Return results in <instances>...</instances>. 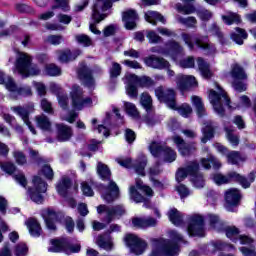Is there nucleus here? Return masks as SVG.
I'll use <instances>...</instances> for the list:
<instances>
[{
	"label": "nucleus",
	"mask_w": 256,
	"mask_h": 256,
	"mask_svg": "<svg viewBox=\"0 0 256 256\" xmlns=\"http://www.w3.org/2000/svg\"><path fill=\"white\" fill-rule=\"evenodd\" d=\"M97 174L102 181H110L106 187V192L102 195L104 201H106V203H113L116 199H119V186L115 181L111 180V169H109V166L98 162Z\"/></svg>",
	"instance_id": "obj_1"
},
{
	"label": "nucleus",
	"mask_w": 256,
	"mask_h": 256,
	"mask_svg": "<svg viewBox=\"0 0 256 256\" xmlns=\"http://www.w3.org/2000/svg\"><path fill=\"white\" fill-rule=\"evenodd\" d=\"M217 89L220 92H217L213 89L209 91V99L215 113H217V115L223 119L227 116V113L221 99H224L225 105L228 107V109H232L231 98H229V95L226 94L225 90H223L219 84H217Z\"/></svg>",
	"instance_id": "obj_2"
},
{
	"label": "nucleus",
	"mask_w": 256,
	"mask_h": 256,
	"mask_svg": "<svg viewBox=\"0 0 256 256\" xmlns=\"http://www.w3.org/2000/svg\"><path fill=\"white\" fill-rule=\"evenodd\" d=\"M51 245L52 246L48 248L50 253H65L66 255H71L81 252V243L73 244L69 237L54 238L51 240Z\"/></svg>",
	"instance_id": "obj_3"
},
{
	"label": "nucleus",
	"mask_w": 256,
	"mask_h": 256,
	"mask_svg": "<svg viewBox=\"0 0 256 256\" xmlns=\"http://www.w3.org/2000/svg\"><path fill=\"white\" fill-rule=\"evenodd\" d=\"M32 183L33 186L29 187L27 191L28 197L33 201V203L43 205L45 201L43 193H47V187H49V185L40 176H33Z\"/></svg>",
	"instance_id": "obj_4"
},
{
	"label": "nucleus",
	"mask_w": 256,
	"mask_h": 256,
	"mask_svg": "<svg viewBox=\"0 0 256 256\" xmlns=\"http://www.w3.org/2000/svg\"><path fill=\"white\" fill-rule=\"evenodd\" d=\"M170 237L172 240H168L162 245L161 251L165 256H175L179 251V243H187L183 235L179 234L177 230H171Z\"/></svg>",
	"instance_id": "obj_5"
},
{
	"label": "nucleus",
	"mask_w": 256,
	"mask_h": 256,
	"mask_svg": "<svg viewBox=\"0 0 256 256\" xmlns=\"http://www.w3.org/2000/svg\"><path fill=\"white\" fill-rule=\"evenodd\" d=\"M187 233L189 237H205V218L199 214L191 216L188 220Z\"/></svg>",
	"instance_id": "obj_6"
},
{
	"label": "nucleus",
	"mask_w": 256,
	"mask_h": 256,
	"mask_svg": "<svg viewBox=\"0 0 256 256\" xmlns=\"http://www.w3.org/2000/svg\"><path fill=\"white\" fill-rule=\"evenodd\" d=\"M155 95L161 103L166 104L168 109H175L177 105V92L173 88L163 89V86H160L155 89Z\"/></svg>",
	"instance_id": "obj_7"
},
{
	"label": "nucleus",
	"mask_w": 256,
	"mask_h": 256,
	"mask_svg": "<svg viewBox=\"0 0 256 256\" xmlns=\"http://www.w3.org/2000/svg\"><path fill=\"white\" fill-rule=\"evenodd\" d=\"M124 243L134 255H143L147 249V242L135 234L128 233L124 237Z\"/></svg>",
	"instance_id": "obj_8"
},
{
	"label": "nucleus",
	"mask_w": 256,
	"mask_h": 256,
	"mask_svg": "<svg viewBox=\"0 0 256 256\" xmlns=\"http://www.w3.org/2000/svg\"><path fill=\"white\" fill-rule=\"evenodd\" d=\"M182 39L185 45H187V47L190 49V51H193V49H195V45L196 47H198V49H203V51H209V49H211V44L205 42V39H207V37L191 35L189 33H182Z\"/></svg>",
	"instance_id": "obj_9"
},
{
	"label": "nucleus",
	"mask_w": 256,
	"mask_h": 256,
	"mask_svg": "<svg viewBox=\"0 0 256 256\" xmlns=\"http://www.w3.org/2000/svg\"><path fill=\"white\" fill-rule=\"evenodd\" d=\"M228 183H237L242 187V189H249L251 183H255L256 175L252 171L248 174V178L244 175L237 173L236 171H231L226 174Z\"/></svg>",
	"instance_id": "obj_10"
},
{
	"label": "nucleus",
	"mask_w": 256,
	"mask_h": 256,
	"mask_svg": "<svg viewBox=\"0 0 256 256\" xmlns=\"http://www.w3.org/2000/svg\"><path fill=\"white\" fill-rule=\"evenodd\" d=\"M33 63V58L28 56L27 53L20 52L18 58L16 59L15 67L22 77H30L31 65Z\"/></svg>",
	"instance_id": "obj_11"
},
{
	"label": "nucleus",
	"mask_w": 256,
	"mask_h": 256,
	"mask_svg": "<svg viewBox=\"0 0 256 256\" xmlns=\"http://www.w3.org/2000/svg\"><path fill=\"white\" fill-rule=\"evenodd\" d=\"M72 107L73 109H77V111H81L85 105H91L93 103V99L91 97L83 98V90L79 88V86L75 87L70 93Z\"/></svg>",
	"instance_id": "obj_12"
},
{
	"label": "nucleus",
	"mask_w": 256,
	"mask_h": 256,
	"mask_svg": "<svg viewBox=\"0 0 256 256\" xmlns=\"http://www.w3.org/2000/svg\"><path fill=\"white\" fill-rule=\"evenodd\" d=\"M77 77L79 81H82L84 87L93 89L95 87V77H93V70L86 64L81 65L77 71Z\"/></svg>",
	"instance_id": "obj_13"
},
{
	"label": "nucleus",
	"mask_w": 256,
	"mask_h": 256,
	"mask_svg": "<svg viewBox=\"0 0 256 256\" xmlns=\"http://www.w3.org/2000/svg\"><path fill=\"white\" fill-rule=\"evenodd\" d=\"M41 215L44 219L46 228L49 231H57V225L55 224L56 221H59V214L57 211L53 210L52 208H46L42 210Z\"/></svg>",
	"instance_id": "obj_14"
},
{
	"label": "nucleus",
	"mask_w": 256,
	"mask_h": 256,
	"mask_svg": "<svg viewBox=\"0 0 256 256\" xmlns=\"http://www.w3.org/2000/svg\"><path fill=\"white\" fill-rule=\"evenodd\" d=\"M144 63L147 67H151L152 69L163 70L169 69V67H171V64L165 58L153 54L145 57Z\"/></svg>",
	"instance_id": "obj_15"
},
{
	"label": "nucleus",
	"mask_w": 256,
	"mask_h": 256,
	"mask_svg": "<svg viewBox=\"0 0 256 256\" xmlns=\"http://www.w3.org/2000/svg\"><path fill=\"white\" fill-rule=\"evenodd\" d=\"M73 137V128L64 123L56 124V139L59 143H67Z\"/></svg>",
	"instance_id": "obj_16"
},
{
	"label": "nucleus",
	"mask_w": 256,
	"mask_h": 256,
	"mask_svg": "<svg viewBox=\"0 0 256 256\" xmlns=\"http://www.w3.org/2000/svg\"><path fill=\"white\" fill-rule=\"evenodd\" d=\"M241 190L231 188L225 192L224 199L228 207H237L241 203Z\"/></svg>",
	"instance_id": "obj_17"
},
{
	"label": "nucleus",
	"mask_w": 256,
	"mask_h": 256,
	"mask_svg": "<svg viewBox=\"0 0 256 256\" xmlns=\"http://www.w3.org/2000/svg\"><path fill=\"white\" fill-rule=\"evenodd\" d=\"M177 85L180 91H187L192 87H197L198 83L195 76H181L178 78Z\"/></svg>",
	"instance_id": "obj_18"
},
{
	"label": "nucleus",
	"mask_w": 256,
	"mask_h": 256,
	"mask_svg": "<svg viewBox=\"0 0 256 256\" xmlns=\"http://www.w3.org/2000/svg\"><path fill=\"white\" fill-rule=\"evenodd\" d=\"M196 61L200 75H202L204 79H211V77H213V72L211 71V64L205 61L203 57H198Z\"/></svg>",
	"instance_id": "obj_19"
},
{
	"label": "nucleus",
	"mask_w": 256,
	"mask_h": 256,
	"mask_svg": "<svg viewBox=\"0 0 256 256\" xmlns=\"http://www.w3.org/2000/svg\"><path fill=\"white\" fill-rule=\"evenodd\" d=\"M71 187H73V181L71 178L63 177L62 180L56 185V191L61 197H67Z\"/></svg>",
	"instance_id": "obj_20"
},
{
	"label": "nucleus",
	"mask_w": 256,
	"mask_h": 256,
	"mask_svg": "<svg viewBox=\"0 0 256 256\" xmlns=\"http://www.w3.org/2000/svg\"><path fill=\"white\" fill-rule=\"evenodd\" d=\"M234 31L230 33V39L236 43V45H243L245 43V39H248L249 34L247 33V30L236 27L234 28Z\"/></svg>",
	"instance_id": "obj_21"
},
{
	"label": "nucleus",
	"mask_w": 256,
	"mask_h": 256,
	"mask_svg": "<svg viewBox=\"0 0 256 256\" xmlns=\"http://www.w3.org/2000/svg\"><path fill=\"white\" fill-rule=\"evenodd\" d=\"M79 55H81V50L71 51L70 49H66L60 51L58 59L60 63H71L72 61H75Z\"/></svg>",
	"instance_id": "obj_22"
},
{
	"label": "nucleus",
	"mask_w": 256,
	"mask_h": 256,
	"mask_svg": "<svg viewBox=\"0 0 256 256\" xmlns=\"http://www.w3.org/2000/svg\"><path fill=\"white\" fill-rule=\"evenodd\" d=\"M166 53L175 60L177 57H180V55H183V46H181L179 42L172 40L168 43Z\"/></svg>",
	"instance_id": "obj_23"
},
{
	"label": "nucleus",
	"mask_w": 256,
	"mask_h": 256,
	"mask_svg": "<svg viewBox=\"0 0 256 256\" xmlns=\"http://www.w3.org/2000/svg\"><path fill=\"white\" fill-rule=\"evenodd\" d=\"M28 231L32 237H41L43 229L37 218H29L26 222Z\"/></svg>",
	"instance_id": "obj_24"
},
{
	"label": "nucleus",
	"mask_w": 256,
	"mask_h": 256,
	"mask_svg": "<svg viewBox=\"0 0 256 256\" xmlns=\"http://www.w3.org/2000/svg\"><path fill=\"white\" fill-rule=\"evenodd\" d=\"M130 195L135 203H143V207L146 209H151V200L145 196H142L135 186L130 187Z\"/></svg>",
	"instance_id": "obj_25"
},
{
	"label": "nucleus",
	"mask_w": 256,
	"mask_h": 256,
	"mask_svg": "<svg viewBox=\"0 0 256 256\" xmlns=\"http://www.w3.org/2000/svg\"><path fill=\"white\" fill-rule=\"evenodd\" d=\"M134 78V83H137L138 87L142 89H149L155 85V80L149 76H138L135 74L131 75Z\"/></svg>",
	"instance_id": "obj_26"
},
{
	"label": "nucleus",
	"mask_w": 256,
	"mask_h": 256,
	"mask_svg": "<svg viewBox=\"0 0 256 256\" xmlns=\"http://www.w3.org/2000/svg\"><path fill=\"white\" fill-rule=\"evenodd\" d=\"M184 2V5L178 4L177 10L179 13H183V15H193V13H197V8L193 3H195V0H182Z\"/></svg>",
	"instance_id": "obj_27"
},
{
	"label": "nucleus",
	"mask_w": 256,
	"mask_h": 256,
	"mask_svg": "<svg viewBox=\"0 0 256 256\" xmlns=\"http://www.w3.org/2000/svg\"><path fill=\"white\" fill-rule=\"evenodd\" d=\"M221 19L223 21L224 25H241L243 23V20L241 19V15L235 13V12H228L227 15H222Z\"/></svg>",
	"instance_id": "obj_28"
},
{
	"label": "nucleus",
	"mask_w": 256,
	"mask_h": 256,
	"mask_svg": "<svg viewBox=\"0 0 256 256\" xmlns=\"http://www.w3.org/2000/svg\"><path fill=\"white\" fill-rule=\"evenodd\" d=\"M14 111L15 113H17V115L21 117L24 123L29 127L30 131L35 134L36 133L35 127H33V125L31 124V121L29 120V110L21 106H17V107H14Z\"/></svg>",
	"instance_id": "obj_29"
},
{
	"label": "nucleus",
	"mask_w": 256,
	"mask_h": 256,
	"mask_svg": "<svg viewBox=\"0 0 256 256\" xmlns=\"http://www.w3.org/2000/svg\"><path fill=\"white\" fill-rule=\"evenodd\" d=\"M139 85L135 82L133 76H130L126 87V93L131 99H137L139 97Z\"/></svg>",
	"instance_id": "obj_30"
},
{
	"label": "nucleus",
	"mask_w": 256,
	"mask_h": 256,
	"mask_svg": "<svg viewBox=\"0 0 256 256\" xmlns=\"http://www.w3.org/2000/svg\"><path fill=\"white\" fill-rule=\"evenodd\" d=\"M168 217L169 221H171V223L176 227H179L184 223L183 214H181L177 208L170 209L168 212Z\"/></svg>",
	"instance_id": "obj_31"
},
{
	"label": "nucleus",
	"mask_w": 256,
	"mask_h": 256,
	"mask_svg": "<svg viewBox=\"0 0 256 256\" xmlns=\"http://www.w3.org/2000/svg\"><path fill=\"white\" fill-rule=\"evenodd\" d=\"M103 213H106L107 225H111V223H113L114 217L116 216L115 213L113 212L112 208H109L105 204H100L99 206H97V214L103 215Z\"/></svg>",
	"instance_id": "obj_32"
},
{
	"label": "nucleus",
	"mask_w": 256,
	"mask_h": 256,
	"mask_svg": "<svg viewBox=\"0 0 256 256\" xmlns=\"http://www.w3.org/2000/svg\"><path fill=\"white\" fill-rule=\"evenodd\" d=\"M202 134L201 143L205 145V143L215 138V126L207 124L202 128Z\"/></svg>",
	"instance_id": "obj_33"
},
{
	"label": "nucleus",
	"mask_w": 256,
	"mask_h": 256,
	"mask_svg": "<svg viewBox=\"0 0 256 256\" xmlns=\"http://www.w3.org/2000/svg\"><path fill=\"white\" fill-rule=\"evenodd\" d=\"M230 75L233 79H237L238 81H243L247 79V74L245 73V70L239 64H234L232 66Z\"/></svg>",
	"instance_id": "obj_34"
},
{
	"label": "nucleus",
	"mask_w": 256,
	"mask_h": 256,
	"mask_svg": "<svg viewBox=\"0 0 256 256\" xmlns=\"http://www.w3.org/2000/svg\"><path fill=\"white\" fill-rule=\"evenodd\" d=\"M145 19L148 23H151V25H157V21L160 23H165L166 21L161 13L155 11H150L148 14L146 13Z\"/></svg>",
	"instance_id": "obj_35"
},
{
	"label": "nucleus",
	"mask_w": 256,
	"mask_h": 256,
	"mask_svg": "<svg viewBox=\"0 0 256 256\" xmlns=\"http://www.w3.org/2000/svg\"><path fill=\"white\" fill-rule=\"evenodd\" d=\"M165 147L159 142L153 141L149 146V151L155 159H159L160 157H163V151H165Z\"/></svg>",
	"instance_id": "obj_36"
},
{
	"label": "nucleus",
	"mask_w": 256,
	"mask_h": 256,
	"mask_svg": "<svg viewBox=\"0 0 256 256\" xmlns=\"http://www.w3.org/2000/svg\"><path fill=\"white\" fill-rule=\"evenodd\" d=\"M178 151L180 155H182V157H191V155H193V153L197 151V147L193 142H186L183 146H180V149H178Z\"/></svg>",
	"instance_id": "obj_37"
},
{
	"label": "nucleus",
	"mask_w": 256,
	"mask_h": 256,
	"mask_svg": "<svg viewBox=\"0 0 256 256\" xmlns=\"http://www.w3.org/2000/svg\"><path fill=\"white\" fill-rule=\"evenodd\" d=\"M140 103L147 113L153 111V98L147 92L141 94Z\"/></svg>",
	"instance_id": "obj_38"
},
{
	"label": "nucleus",
	"mask_w": 256,
	"mask_h": 256,
	"mask_svg": "<svg viewBox=\"0 0 256 256\" xmlns=\"http://www.w3.org/2000/svg\"><path fill=\"white\" fill-rule=\"evenodd\" d=\"M111 7H113L112 0H96L92 9L96 11H102L103 13H105V11H109Z\"/></svg>",
	"instance_id": "obj_39"
},
{
	"label": "nucleus",
	"mask_w": 256,
	"mask_h": 256,
	"mask_svg": "<svg viewBox=\"0 0 256 256\" xmlns=\"http://www.w3.org/2000/svg\"><path fill=\"white\" fill-rule=\"evenodd\" d=\"M172 111H177L179 113V115H181L182 117H185V119H187V117H189V115H191V113H193V108H191V106L187 103H183L180 106H177V104L175 105V108H172Z\"/></svg>",
	"instance_id": "obj_40"
},
{
	"label": "nucleus",
	"mask_w": 256,
	"mask_h": 256,
	"mask_svg": "<svg viewBox=\"0 0 256 256\" xmlns=\"http://www.w3.org/2000/svg\"><path fill=\"white\" fill-rule=\"evenodd\" d=\"M224 232L226 233V237L233 243H237V241H239V238H235L237 235H239V233H241L239 228L235 226H227L224 228Z\"/></svg>",
	"instance_id": "obj_41"
},
{
	"label": "nucleus",
	"mask_w": 256,
	"mask_h": 256,
	"mask_svg": "<svg viewBox=\"0 0 256 256\" xmlns=\"http://www.w3.org/2000/svg\"><path fill=\"white\" fill-rule=\"evenodd\" d=\"M163 159L165 163H173L177 159V152L169 146H165L162 152Z\"/></svg>",
	"instance_id": "obj_42"
},
{
	"label": "nucleus",
	"mask_w": 256,
	"mask_h": 256,
	"mask_svg": "<svg viewBox=\"0 0 256 256\" xmlns=\"http://www.w3.org/2000/svg\"><path fill=\"white\" fill-rule=\"evenodd\" d=\"M201 169V166L199 165V162L197 160L190 161L189 164L186 166V171L188 172V175L190 177H195L199 175L201 172H199Z\"/></svg>",
	"instance_id": "obj_43"
},
{
	"label": "nucleus",
	"mask_w": 256,
	"mask_h": 256,
	"mask_svg": "<svg viewBox=\"0 0 256 256\" xmlns=\"http://www.w3.org/2000/svg\"><path fill=\"white\" fill-rule=\"evenodd\" d=\"M45 71L49 77H59L61 75V67L57 66L54 63L46 64L45 65Z\"/></svg>",
	"instance_id": "obj_44"
},
{
	"label": "nucleus",
	"mask_w": 256,
	"mask_h": 256,
	"mask_svg": "<svg viewBox=\"0 0 256 256\" xmlns=\"http://www.w3.org/2000/svg\"><path fill=\"white\" fill-rule=\"evenodd\" d=\"M38 127L42 129V131H51V121L45 115L39 116L36 119Z\"/></svg>",
	"instance_id": "obj_45"
},
{
	"label": "nucleus",
	"mask_w": 256,
	"mask_h": 256,
	"mask_svg": "<svg viewBox=\"0 0 256 256\" xmlns=\"http://www.w3.org/2000/svg\"><path fill=\"white\" fill-rule=\"evenodd\" d=\"M15 9L18 13H26L28 15H35V8L25 3L15 4Z\"/></svg>",
	"instance_id": "obj_46"
},
{
	"label": "nucleus",
	"mask_w": 256,
	"mask_h": 256,
	"mask_svg": "<svg viewBox=\"0 0 256 256\" xmlns=\"http://www.w3.org/2000/svg\"><path fill=\"white\" fill-rule=\"evenodd\" d=\"M40 173L47 179V181H53V179H55V172L49 164H44L40 170Z\"/></svg>",
	"instance_id": "obj_47"
},
{
	"label": "nucleus",
	"mask_w": 256,
	"mask_h": 256,
	"mask_svg": "<svg viewBox=\"0 0 256 256\" xmlns=\"http://www.w3.org/2000/svg\"><path fill=\"white\" fill-rule=\"evenodd\" d=\"M106 235H100L98 236L97 239V245L101 248V249H105V251H111L113 249V243L111 240H106L105 239Z\"/></svg>",
	"instance_id": "obj_48"
},
{
	"label": "nucleus",
	"mask_w": 256,
	"mask_h": 256,
	"mask_svg": "<svg viewBox=\"0 0 256 256\" xmlns=\"http://www.w3.org/2000/svg\"><path fill=\"white\" fill-rule=\"evenodd\" d=\"M212 181H214L218 186L228 185L229 180H227V174L223 175L222 173H214L211 175Z\"/></svg>",
	"instance_id": "obj_49"
},
{
	"label": "nucleus",
	"mask_w": 256,
	"mask_h": 256,
	"mask_svg": "<svg viewBox=\"0 0 256 256\" xmlns=\"http://www.w3.org/2000/svg\"><path fill=\"white\" fill-rule=\"evenodd\" d=\"M179 22L188 29H193L195 25H197V18H195V16H189L187 18L180 17Z\"/></svg>",
	"instance_id": "obj_50"
},
{
	"label": "nucleus",
	"mask_w": 256,
	"mask_h": 256,
	"mask_svg": "<svg viewBox=\"0 0 256 256\" xmlns=\"http://www.w3.org/2000/svg\"><path fill=\"white\" fill-rule=\"evenodd\" d=\"M138 19L139 15L134 9H129L122 13V21H137Z\"/></svg>",
	"instance_id": "obj_51"
},
{
	"label": "nucleus",
	"mask_w": 256,
	"mask_h": 256,
	"mask_svg": "<svg viewBox=\"0 0 256 256\" xmlns=\"http://www.w3.org/2000/svg\"><path fill=\"white\" fill-rule=\"evenodd\" d=\"M226 157L231 165H239V161H241V153L238 151H230Z\"/></svg>",
	"instance_id": "obj_52"
},
{
	"label": "nucleus",
	"mask_w": 256,
	"mask_h": 256,
	"mask_svg": "<svg viewBox=\"0 0 256 256\" xmlns=\"http://www.w3.org/2000/svg\"><path fill=\"white\" fill-rule=\"evenodd\" d=\"M13 157L16 163L21 167H23V165H27V156L25 155V153H23V151H19V150L14 151Z\"/></svg>",
	"instance_id": "obj_53"
},
{
	"label": "nucleus",
	"mask_w": 256,
	"mask_h": 256,
	"mask_svg": "<svg viewBox=\"0 0 256 256\" xmlns=\"http://www.w3.org/2000/svg\"><path fill=\"white\" fill-rule=\"evenodd\" d=\"M76 41L79 43V45H83V47H91V45H93V40H91V37L85 34L77 35Z\"/></svg>",
	"instance_id": "obj_54"
},
{
	"label": "nucleus",
	"mask_w": 256,
	"mask_h": 256,
	"mask_svg": "<svg viewBox=\"0 0 256 256\" xmlns=\"http://www.w3.org/2000/svg\"><path fill=\"white\" fill-rule=\"evenodd\" d=\"M4 85L7 91H9L10 93H17V91L19 90V86H17V83H15V80L11 76H8L7 81L4 83Z\"/></svg>",
	"instance_id": "obj_55"
},
{
	"label": "nucleus",
	"mask_w": 256,
	"mask_h": 256,
	"mask_svg": "<svg viewBox=\"0 0 256 256\" xmlns=\"http://www.w3.org/2000/svg\"><path fill=\"white\" fill-rule=\"evenodd\" d=\"M123 68H121V64L117 62L112 63V67L110 68V79H117L121 75V71Z\"/></svg>",
	"instance_id": "obj_56"
},
{
	"label": "nucleus",
	"mask_w": 256,
	"mask_h": 256,
	"mask_svg": "<svg viewBox=\"0 0 256 256\" xmlns=\"http://www.w3.org/2000/svg\"><path fill=\"white\" fill-rule=\"evenodd\" d=\"M147 167V161L140 160L136 164H134V171L137 175L141 177H145V168Z\"/></svg>",
	"instance_id": "obj_57"
},
{
	"label": "nucleus",
	"mask_w": 256,
	"mask_h": 256,
	"mask_svg": "<svg viewBox=\"0 0 256 256\" xmlns=\"http://www.w3.org/2000/svg\"><path fill=\"white\" fill-rule=\"evenodd\" d=\"M2 171L7 173V175H13L17 171V166H15L12 162H4L0 165Z\"/></svg>",
	"instance_id": "obj_58"
},
{
	"label": "nucleus",
	"mask_w": 256,
	"mask_h": 256,
	"mask_svg": "<svg viewBox=\"0 0 256 256\" xmlns=\"http://www.w3.org/2000/svg\"><path fill=\"white\" fill-rule=\"evenodd\" d=\"M192 183L197 189H203L205 187V179L203 178V174L200 173L196 176H192Z\"/></svg>",
	"instance_id": "obj_59"
},
{
	"label": "nucleus",
	"mask_w": 256,
	"mask_h": 256,
	"mask_svg": "<svg viewBox=\"0 0 256 256\" xmlns=\"http://www.w3.org/2000/svg\"><path fill=\"white\" fill-rule=\"evenodd\" d=\"M180 64L184 69H195V58L193 56H189L182 60Z\"/></svg>",
	"instance_id": "obj_60"
},
{
	"label": "nucleus",
	"mask_w": 256,
	"mask_h": 256,
	"mask_svg": "<svg viewBox=\"0 0 256 256\" xmlns=\"http://www.w3.org/2000/svg\"><path fill=\"white\" fill-rule=\"evenodd\" d=\"M29 253V247L27 244H17L15 247V255L16 256H25Z\"/></svg>",
	"instance_id": "obj_61"
},
{
	"label": "nucleus",
	"mask_w": 256,
	"mask_h": 256,
	"mask_svg": "<svg viewBox=\"0 0 256 256\" xmlns=\"http://www.w3.org/2000/svg\"><path fill=\"white\" fill-rule=\"evenodd\" d=\"M135 139H137V134L131 128H127L125 130V140L131 145L135 143Z\"/></svg>",
	"instance_id": "obj_62"
},
{
	"label": "nucleus",
	"mask_w": 256,
	"mask_h": 256,
	"mask_svg": "<svg viewBox=\"0 0 256 256\" xmlns=\"http://www.w3.org/2000/svg\"><path fill=\"white\" fill-rule=\"evenodd\" d=\"M47 41L50 43V45L57 46L63 43V37L61 35H49L47 37Z\"/></svg>",
	"instance_id": "obj_63"
},
{
	"label": "nucleus",
	"mask_w": 256,
	"mask_h": 256,
	"mask_svg": "<svg viewBox=\"0 0 256 256\" xmlns=\"http://www.w3.org/2000/svg\"><path fill=\"white\" fill-rule=\"evenodd\" d=\"M107 17V14H101L99 10L92 9V20L94 23H101Z\"/></svg>",
	"instance_id": "obj_64"
}]
</instances>
